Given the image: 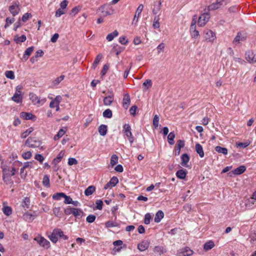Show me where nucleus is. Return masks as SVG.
Here are the masks:
<instances>
[{
  "label": "nucleus",
  "instance_id": "obj_1",
  "mask_svg": "<svg viewBox=\"0 0 256 256\" xmlns=\"http://www.w3.org/2000/svg\"><path fill=\"white\" fill-rule=\"evenodd\" d=\"M16 172V170L15 168H4L3 169V176L2 178L4 182L6 184H12L13 183V180H12V177L14 176Z\"/></svg>",
  "mask_w": 256,
  "mask_h": 256
},
{
  "label": "nucleus",
  "instance_id": "obj_2",
  "mask_svg": "<svg viewBox=\"0 0 256 256\" xmlns=\"http://www.w3.org/2000/svg\"><path fill=\"white\" fill-rule=\"evenodd\" d=\"M49 239L54 243H56L58 240V237L62 238L64 240H67L68 237L64 234L63 232L59 228H55L50 234L48 236Z\"/></svg>",
  "mask_w": 256,
  "mask_h": 256
},
{
  "label": "nucleus",
  "instance_id": "obj_3",
  "mask_svg": "<svg viewBox=\"0 0 256 256\" xmlns=\"http://www.w3.org/2000/svg\"><path fill=\"white\" fill-rule=\"evenodd\" d=\"M122 132L130 144L134 142V138L132 133L130 126L128 124H126L123 126Z\"/></svg>",
  "mask_w": 256,
  "mask_h": 256
},
{
  "label": "nucleus",
  "instance_id": "obj_4",
  "mask_svg": "<svg viewBox=\"0 0 256 256\" xmlns=\"http://www.w3.org/2000/svg\"><path fill=\"white\" fill-rule=\"evenodd\" d=\"M64 213L66 215L72 214L74 216L77 218H80L83 214L82 211L79 208H68L64 210Z\"/></svg>",
  "mask_w": 256,
  "mask_h": 256
},
{
  "label": "nucleus",
  "instance_id": "obj_5",
  "mask_svg": "<svg viewBox=\"0 0 256 256\" xmlns=\"http://www.w3.org/2000/svg\"><path fill=\"white\" fill-rule=\"evenodd\" d=\"M22 86H18L16 88V92L14 96L12 97V100L18 103H21L22 101L23 96L21 92Z\"/></svg>",
  "mask_w": 256,
  "mask_h": 256
},
{
  "label": "nucleus",
  "instance_id": "obj_6",
  "mask_svg": "<svg viewBox=\"0 0 256 256\" xmlns=\"http://www.w3.org/2000/svg\"><path fill=\"white\" fill-rule=\"evenodd\" d=\"M204 38L206 42H213L216 38V36L214 32L210 30H206L204 32Z\"/></svg>",
  "mask_w": 256,
  "mask_h": 256
},
{
  "label": "nucleus",
  "instance_id": "obj_7",
  "mask_svg": "<svg viewBox=\"0 0 256 256\" xmlns=\"http://www.w3.org/2000/svg\"><path fill=\"white\" fill-rule=\"evenodd\" d=\"M30 98L34 105H42L46 102V99L40 98L34 93L31 92L29 94Z\"/></svg>",
  "mask_w": 256,
  "mask_h": 256
},
{
  "label": "nucleus",
  "instance_id": "obj_8",
  "mask_svg": "<svg viewBox=\"0 0 256 256\" xmlns=\"http://www.w3.org/2000/svg\"><path fill=\"white\" fill-rule=\"evenodd\" d=\"M34 240L36 241L40 246L44 248L48 249L50 246V242L42 236H36L34 238Z\"/></svg>",
  "mask_w": 256,
  "mask_h": 256
},
{
  "label": "nucleus",
  "instance_id": "obj_9",
  "mask_svg": "<svg viewBox=\"0 0 256 256\" xmlns=\"http://www.w3.org/2000/svg\"><path fill=\"white\" fill-rule=\"evenodd\" d=\"M210 16L208 13H204L202 14L198 20V25L200 26H204L206 22L209 20Z\"/></svg>",
  "mask_w": 256,
  "mask_h": 256
},
{
  "label": "nucleus",
  "instance_id": "obj_10",
  "mask_svg": "<svg viewBox=\"0 0 256 256\" xmlns=\"http://www.w3.org/2000/svg\"><path fill=\"white\" fill-rule=\"evenodd\" d=\"M193 254V251L188 247L180 249L177 252L178 256H190Z\"/></svg>",
  "mask_w": 256,
  "mask_h": 256
},
{
  "label": "nucleus",
  "instance_id": "obj_11",
  "mask_svg": "<svg viewBox=\"0 0 256 256\" xmlns=\"http://www.w3.org/2000/svg\"><path fill=\"white\" fill-rule=\"evenodd\" d=\"M144 8L143 4H140L138 7L135 14L134 16L132 24L136 25L138 21L139 17L141 14L142 12V11Z\"/></svg>",
  "mask_w": 256,
  "mask_h": 256
},
{
  "label": "nucleus",
  "instance_id": "obj_12",
  "mask_svg": "<svg viewBox=\"0 0 256 256\" xmlns=\"http://www.w3.org/2000/svg\"><path fill=\"white\" fill-rule=\"evenodd\" d=\"M98 10L104 16L110 15L114 12V10L112 8H110L108 10V8H106V4L98 8Z\"/></svg>",
  "mask_w": 256,
  "mask_h": 256
},
{
  "label": "nucleus",
  "instance_id": "obj_13",
  "mask_svg": "<svg viewBox=\"0 0 256 256\" xmlns=\"http://www.w3.org/2000/svg\"><path fill=\"white\" fill-rule=\"evenodd\" d=\"M26 144L31 148H37L40 144V142L35 140L34 138H28L26 140Z\"/></svg>",
  "mask_w": 256,
  "mask_h": 256
},
{
  "label": "nucleus",
  "instance_id": "obj_14",
  "mask_svg": "<svg viewBox=\"0 0 256 256\" xmlns=\"http://www.w3.org/2000/svg\"><path fill=\"white\" fill-rule=\"evenodd\" d=\"M246 170V168L244 166H240L234 170L230 172L228 174L230 176H232V174L239 175L244 173Z\"/></svg>",
  "mask_w": 256,
  "mask_h": 256
},
{
  "label": "nucleus",
  "instance_id": "obj_15",
  "mask_svg": "<svg viewBox=\"0 0 256 256\" xmlns=\"http://www.w3.org/2000/svg\"><path fill=\"white\" fill-rule=\"evenodd\" d=\"M118 182V178L116 176H113L105 186L104 188L107 190L114 187Z\"/></svg>",
  "mask_w": 256,
  "mask_h": 256
},
{
  "label": "nucleus",
  "instance_id": "obj_16",
  "mask_svg": "<svg viewBox=\"0 0 256 256\" xmlns=\"http://www.w3.org/2000/svg\"><path fill=\"white\" fill-rule=\"evenodd\" d=\"M224 0H216V2H214L208 6V10H216L224 4Z\"/></svg>",
  "mask_w": 256,
  "mask_h": 256
},
{
  "label": "nucleus",
  "instance_id": "obj_17",
  "mask_svg": "<svg viewBox=\"0 0 256 256\" xmlns=\"http://www.w3.org/2000/svg\"><path fill=\"white\" fill-rule=\"evenodd\" d=\"M10 11L14 16L18 14L20 12L19 5L17 3H14L10 6Z\"/></svg>",
  "mask_w": 256,
  "mask_h": 256
},
{
  "label": "nucleus",
  "instance_id": "obj_18",
  "mask_svg": "<svg viewBox=\"0 0 256 256\" xmlns=\"http://www.w3.org/2000/svg\"><path fill=\"white\" fill-rule=\"evenodd\" d=\"M20 118L24 120H35L36 118V116L33 115L30 112H22L20 113Z\"/></svg>",
  "mask_w": 256,
  "mask_h": 256
},
{
  "label": "nucleus",
  "instance_id": "obj_19",
  "mask_svg": "<svg viewBox=\"0 0 256 256\" xmlns=\"http://www.w3.org/2000/svg\"><path fill=\"white\" fill-rule=\"evenodd\" d=\"M52 100L50 104V108H54L58 104H60L62 100V97L60 96H57L54 98H50Z\"/></svg>",
  "mask_w": 256,
  "mask_h": 256
},
{
  "label": "nucleus",
  "instance_id": "obj_20",
  "mask_svg": "<svg viewBox=\"0 0 256 256\" xmlns=\"http://www.w3.org/2000/svg\"><path fill=\"white\" fill-rule=\"evenodd\" d=\"M130 103V96L128 94H125L122 100V106L124 109L126 110Z\"/></svg>",
  "mask_w": 256,
  "mask_h": 256
},
{
  "label": "nucleus",
  "instance_id": "obj_21",
  "mask_svg": "<svg viewBox=\"0 0 256 256\" xmlns=\"http://www.w3.org/2000/svg\"><path fill=\"white\" fill-rule=\"evenodd\" d=\"M34 46H30L26 49L24 52V54L22 56V60L24 61H26L28 58L32 54L34 50Z\"/></svg>",
  "mask_w": 256,
  "mask_h": 256
},
{
  "label": "nucleus",
  "instance_id": "obj_22",
  "mask_svg": "<svg viewBox=\"0 0 256 256\" xmlns=\"http://www.w3.org/2000/svg\"><path fill=\"white\" fill-rule=\"evenodd\" d=\"M149 244L148 241H143L138 244V248L139 250L144 252L148 248Z\"/></svg>",
  "mask_w": 256,
  "mask_h": 256
},
{
  "label": "nucleus",
  "instance_id": "obj_23",
  "mask_svg": "<svg viewBox=\"0 0 256 256\" xmlns=\"http://www.w3.org/2000/svg\"><path fill=\"white\" fill-rule=\"evenodd\" d=\"M246 38V36L242 32H238L234 40V43H240L241 42L244 41Z\"/></svg>",
  "mask_w": 256,
  "mask_h": 256
},
{
  "label": "nucleus",
  "instance_id": "obj_24",
  "mask_svg": "<svg viewBox=\"0 0 256 256\" xmlns=\"http://www.w3.org/2000/svg\"><path fill=\"white\" fill-rule=\"evenodd\" d=\"M181 165L183 166L187 167L188 163L190 160L189 156L186 154H183L181 156Z\"/></svg>",
  "mask_w": 256,
  "mask_h": 256
},
{
  "label": "nucleus",
  "instance_id": "obj_25",
  "mask_svg": "<svg viewBox=\"0 0 256 256\" xmlns=\"http://www.w3.org/2000/svg\"><path fill=\"white\" fill-rule=\"evenodd\" d=\"M164 212L162 210H160L156 213L155 215V217L154 218V222L156 223H158L160 222V220L164 218Z\"/></svg>",
  "mask_w": 256,
  "mask_h": 256
},
{
  "label": "nucleus",
  "instance_id": "obj_26",
  "mask_svg": "<svg viewBox=\"0 0 256 256\" xmlns=\"http://www.w3.org/2000/svg\"><path fill=\"white\" fill-rule=\"evenodd\" d=\"M66 128H60L58 134L54 136V140H56L62 138L66 132Z\"/></svg>",
  "mask_w": 256,
  "mask_h": 256
},
{
  "label": "nucleus",
  "instance_id": "obj_27",
  "mask_svg": "<svg viewBox=\"0 0 256 256\" xmlns=\"http://www.w3.org/2000/svg\"><path fill=\"white\" fill-rule=\"evenodd\" d=\"M36 216V215L28 212L26 213L23 216L24 220L28 222H32L35 218Z\"/></svg>",
  "mask_w": 256,
  "mask_h": 256
},
{
  "label": "nucleus",
  "instance_id": "obj_28",
  "mask_svg": "<svg viewBox=\"0 0 256 256\" xmlns=\"http://www.w3.org/2000/svg\"><path fill=\"white\" fill-rule=\"evenodd\" d=\"M107 126L105 124H101L98 128V132L102 136H104L107 133Z\"/></svg>",
  "mask_w": 256,
  "mask_h": 256
},
{
  "label": "nucleus",
  "instance_id": "obj_29",
  "mask_svg": "<svg viewBox=\"0 0 256 256\" xmlns=\"http://www.w3.org/2000/svg\"><path fill=\"white\" fill-rule=\"evenodd\" d=\"M30 198L26 197L23 199L21 205L24 209H28L30 208Z\"/></svg>",
  "mask_w": 256,
  "mask_h": 256
},
{
  "label": "nucleus",
  "instance_id": "obj_30",
  "mask_svg": "<svg viewBox=\"0 0 256 256\" xmlns=\"http://www.w3.org/2000/svg\"><path fill=\"white\" fill-rule=\"evenodd\" d=\"M154 252L161 255L166 252V250L162 246H156L154 248Z\"/></svg>",
  "mask_w": 256,
  "mask_h": 256
},
{
  "label": "nucleus",
  "instance_id": "obj_31",
  "mask_svg": "<svg viewBox=\"0 0 256 256\" xmlns=\"http://www.w3.org/2000/svg\"><path fill=\"white\" fill-rule=\"evenodd\" d=\"M95 190L96 188L93 186H90L86 189L84 194L86 196H89L92 194Z\"/></svg>",
  "mask_w": 256,
  "mask_h": 256
},
{
  "label": "nucleus",
  "instance_id": "obj_32",
  "mask_svg": "<svg viewBox=\"0 0 256 256\" xmlns=\"http://www.w3.org/2000/svg\"><path fill=\"white\" fill-rule=\"evenodd\" d=\"M214 246V242L212 240H209L204 245V248L206 250H208L212 249Z\"/></svg>",
  "mask_w": 256,
  "mask_h": 256
},
{
  "label": "nucleus",
  "instance_id": "obj_33",
  "mask_svg": "<svg viewBox=\"0 0 256 256\" xmlns=\"http://www.w3.org/2000/svg\"><path fill=\"white\" fill-rule=\"evenodd\" d=\"M196 150L200 158H203L204 156V152L203 151V148L200 144H196Z\"/></svg>",
  "mask_w": 256,
  "mask_h": 256
},
{
  "label": "nucleus",
  "instance_id": "obj_34",
  "mask_svg": "<svg viewBox=\"0 0 256 256\" xmlns=\"http://www.w3.org/2000/svg\"><path fill=\"white\" fill-rule=\"evenodd\" d=\"M162 2L160 1H158V3L156 2L154 4V8L152 9V13L154 14H156L160 10Z\"/></svg>",
  "mask_w": 256,
  "mask_h": 256
},
{
  "label": "nucleus",
  "instance_id": "obj_35",
  "mask_svg": "<svg viewBox=\"0 0 256 256\" xmlns=\"http://www.w3.org/2000/svg\"><path fill=\"white\" fill-rule=\"evenodd\" d=\"M2 210L3 213L7 216H9L12 214V208L10 206H4Z\"/></svg>",
  "mask_w": 256,
  "mask_h": 256
},
{
  "label": "nucleus",
  "instance_id": "obj_36",
  "mask_svg": "<svg viewBox=\"0 0 256 256\" xmlns=\"http://www.w3.org/2000/svg\"><path fill=\"white\" fill-rule=\"evenodd\" d=\"M118 32L117 30H114V32H112L108 34L107 36H106V40L108 41V42H110L112 41L115 37H116V36H118Z\"/></svg>",
  "mask_w": 256,
  "mask_h": 256
},
{
  "label": "nucleus",
  "instance_id": "obj_37",
  "mask_svg": "<svg viewBox=\"0 0 256 256\" xmlns=\"http://www.w3.org/2000/svg\"><path fill=\"white\" fill-rule=\"evenodd\" d=\"M114 100V98L112 96H106L104 99V104L106 106H110Z\"/></svg>",
  "mask_w": 256,
  "mask_h": 256
},
{
  "label": "nucleus",
  "instance_id": "obj_38",
  "mask_svg": "<svg viewBox=\"0 0 256 256\" xmlns=\"http://www.w3.org/2000/svg\"><path fill=\"white\" fill-rule=\"evenodd\" d=\"M215 150L218 153L222 154L224 155H226L228 154V150H227V148H222L220 146H216L215 148Z\"/></svg>",
  "mask_w": 256,
  "mask_h": 256
},
{
  "label": "nucleus",
  "instance_id": "obj_39",
  "mask_svg": "<svg viewBox=\"0 0 256 256\" xmlns=\"http://www.w3.org/2000/svg\"><path fill=\"white\" fill-rule=\"evenodd\" d=\"M186 173L184 170H180L176 173L177 177L180 179H184L186 178Z\"/></svg>",
  "mask_w": 256,
  "mask_h": 256
},
{
  "label": "nucleus",
  "instance_id": "obj_40",
  "mask_svg": "<svg viewBox=\"0 0 256 256\" xmlns=\"http://www.w3.org/2000/svg\"><path fill=\"white\" fill-rule=\"evenodd\" d=\"M255 200H254L252 198V196H251L249 199L247 200L246 202V208H250L254 204H255Z\"/></svg>",
  "mask_w": 256,
  "mask_h": 256
},
{
  "label": "nucleus",
  "instance_id": "obj_41",
  "mask_svg": "<svg viewBox=\"0 0 256 256\" xmlns=\"http://www.w3.org/2000/svg\"><path fill=\"white\" fill-rule=\"evenodd\" d=\"M175 138V134L174 132H170L168 136V142L170 144L172 145L174 144V138Z\"/></svg>",
  "mask_w": 256,
  "mask_h": 256
},
{
  "label": "nucleus",
  "instance_id": "obj_42",
  "mask_svg": "<svg viewBox=\"0 0 256 256\" xmlns=\"http://www.w3.org/2000/svg\"><path fill=\"white\" fill-rule=\"evenodd\" d=\"M102 58V56L101 54H98L97 55V56H96V58L92 64V68L94 69L96 68L98 66V62H100V60Z\"/></svg>",
  "mask_w": 256,
  "mask_h": 256
},
{
  "label": "nucleus",
  "instance_id": "obj_43",
  "mask_svg": "<svg viewBox=\"0 0 256 256\" xmlns=\"http://www.w3.org/2000/svg\"><path fill=\"white\" fill-rule=\"evenodd\" d=\"M65 196L64 192H58L52 195V198L54 200H59L61 198H63Z\"/></svg>",
  "mask_w": 256,
  "mask_h": 256
},
{
  "label": "nucleus",
  "instance_id": "obj_44",
  "mask_svg": "<svg viewBox=\"0 0 256 256\" xmlns=\"http://www.w3.org/2000/svg\"><path fill=\"white\" fill-rule=\"evenodd\" d=\"M118 162V157L116 154H112L111 156L110 164L112 166H114Z\"/></svg>",
  "mask_w": 256,
  "mask_h": 256
},
{
  "label": "nucleus",
  "instance_id": "obj_45",
  "mask_svg": "<svg viewBox=\"0 0 256 256\" xmlns=\"http://www.w3.org/2000/svg\"><path fill=\"white\" fill-rule=\"evenodd\" d=\"M26 38L25 35H22L20 36H16L14 38V40L16 43H20L24 42Z\"/></svg>",
  "mask_w": 256,
  "mask_h": 256
},
{
  "label": "nucleus",
  "instance_id": "obj_46",
  "mask_svg": "<svg viewBox=\"0 0 256 256\" xmlns=\"http://www.w3.org/2000/svg\"><path fill=\"white\" fill-rule=\"evenodd\" d=\"M64 78V76L61 75L60 76L56 78L52 81V84L54 86H57L58 84Z\"/></svg>",
  "mask_w": 256,
  "mask_h": 256
},
{
  "label": "nucleus",
  "instance_id": "obj_47",
  "mask_svg": "<svg viewBox=\"0 0 256 256\" xmlns=\"http://www.w3.org/2000/svg\"><path fill=\"white\" fill-rule=\"evenodd\" d=\"M103 116L106 118H111L112 116V111L110 109H106L102 114Z\"/></svg>",
  "mask_w": 256,
  "mask_h": 256
},
{
  "label": "nucleus",
  "instance_id": "obj_48",
  "mask_svg": "<svg viewBox=\"0 0 256 256\" xmlns=\"http://www.w3.org/2000/svg\"><path fill=\"white\" fill-rule=\"evenodd\" d=\"M254 52H248L246 54V60L252 63V60H252V57L254 56Z\"/></svg>",
  "mask_w": 256,
  "mask_h": 256
},
{
  "label": "nucleus",
  "instance_id": "obj_49",
  "mask_svg": "<svg viewBox=\"0 0 256 256\" xmlns=\"http://www.w3.org/2000/svg\"><path fill=\"white\" fill-rule=\"evenodd\" d=\"M64 155V150L60 151L59 152L58 156H56V158L54 159V161L56 163H58L59 162H60Z\"/></svg>",
  "mask_w": 256,
  "mask_h": 256
},
{
  "label": "nucleus",
  "instance_id": "obj_50",
  "mask_svg": "<svg viewBox=\"0 0 256 256\" xmlns=\"http://www.w3.org/2000/svg\"><path fill=\"white\" fill-rule=\"evenodd\" d=\"M33 131V128H30L26 130L25 132L22 134L21 137L22 138H24L27 137Z\"/></svg>",
  "mask_w": 256,
  "mask_h": 256
},
{
  "label": "nucleus",
  "instance_id": "obj_51",
  "mask_svg": "<svg viewBox=\"0 0 256 256\" xmlns=\"http://www.w3.org/2000/svg\"><path fill=\"white\" fill-rule=\"evenodd\" d=\"M43 184L46 187H50V179L47 175L44 176L42 180Z\"/></svg>",
  "mask_w": 256,
  "mask_h": 256
},
{
  "label": "nucleus",
  "instance_id": "obj_52",
  "mask_svg": "<svg viewBox=\"0 0 256 256\" xmlns=\"http://www.w3.org/2000/svg\"><path fill=\"white\" fill-rule=\"evenodd\" d=\"M5 76L7 78L11 80L14 78V72L12 70H7L5 72Z\"/></svg>",
  "mask_w": 256,
  "mask_h": 256
},
{
  "label": "nucleus",
  "instance_id": "obj_53",
  "mask_svg": "<svg viewBox=\"0 0 256 256\" xmlns=\"http://www.w3.org/2000/svg\"><path fill=\"white\" fill-rule=\"evenodd\" d=\"M118 226V224L117 222H114L112 221H108L106 223V226L108 228L112 227H116Z\"/></svg>",
  "mask_w": 256,
  "mask_h": 256
},
{
  "label": "nucleus",
  "instance_id": "obj_54",
  "mask_svg": "<svg viewBox=\"0 0 256 256\" xmlns=\"http://www.w3.org/2000/svg\"><path fill=\"white\" fill-rule=\"evenodd\" d=\"M66 10H62V8H58L56 12L55 16L56 18L60 17L62 15L64 14L66 12Z\"/></svg>",
  "mask_w": 256,
  "mask_h": 256
},
{
  "label": "nucleus",
  "instance_id": "obj_55",
  "mask_svg": "<svg viewBox=\"0 0 256 256\" xmlns=\"http://www.w3.org/2000/svg\"><path fill=\"white\" fill-rule=\"evenodd\" d=\"M184 146V140H178L177 142L176 148H178L179 149V152H178V154L180 152V149L183 148Z\"/></svg>",
  "mask_w": 256,
  "mask_h": 256
},
{
  "label": "nucleus",
  "instance_id": "obj_56",
  "mask_svg": "<svg viewBox=\"0 0 256 256\" xmlns=\"http://www.w3.org/2000/svg\"><path fill=\"white\" fill-rule=\"evenodd\" d=\"M152 216L150 214L147 213L145 214L144 222L146 224H148L150 223V220H152Z\"/></svg>",
  "mask_w": 256,
  "mask_h": 256
},
{
  "label": "nucleus",
  "instance_id": "obj_57",
  "mask_svg": "<svg viewBox=\"0 0 256 256\" xmlns=\"http://www.w3.org/2000/svg\"><path fill=\"white\" fill-rule=\"evenodd\" d=\"M143 86L145 87L146 90L150 88L152 86V82L150 80H146L144 83Z\"/></svg>",
  "mask_w": 256,
  "mask_h": 256
},
{
  "label": "nucleus",
  "instance_id": "obj_58",
  "mask_svg": "<svg viewBox=\"0 0 256 256\" xmlns=\"http://www.w3.org/2000/svg\"><path fill=\"white\" fill-rule=\"evenodd\" d=\"M96 208L98 210H101L102 208L103 202L102 200H98L96 202Z\"/></svg>",
  "mask_w": 256,
  "mask_h": 256
},
{
  "label": "nucleus",
  "instance_id": "obj_59",
  "mask_svg": "<svg viewBox=\"0 0 256 256\" xmlns=\"http://www.w3.org/2000/svg\"><path fill=\"white\" fill-rule=\"evenodd\" d=\"M96 216L93 214L88 215L86 218V220L88 222L92 223L93 222L96 220Z\"/></svg>",
  "mask_w": 256,
  "mask_h": 256
},
{
  "label": "nucleus",
  "instance_id": "obj_60",
  "mask_svg": "<svg viewBox=\"0 0 256 256\" xmlns=\"http://www.w3.org/2000/svg\"><path fill=\"white\" fill-rule=\"evenodd\" d=\"M32 153L30 152H24L22 154V156L24 160H28L32 157Z\"/></svg>",
  "mask_w": 256,
  "mask_h": 256
},
{
  "label": "nucleus",
  "instance_id": "obj_61",
  "mask_svg": "<svg viewBox=\"0 0 256 256\" xmlns=\"http://www.w3.org/2000/svg\"><path fill=\"white\" fill-rule=\"evenodd\" d=\"M68 164L69 166L76 164L78 160L75 158H68Z\"/></svg>",
  "mask_w": 256,
  "mask_h": 256
},
{
  "label": "nucleus",
  "instance_id": "obj_62",
  "mask_svg": "<svg viewBox=\"0 0 256 256\" xmlns=\"http://www.w3.org/2000/svg\"><path fill=\"white\" fill-rule=\"evenodd\" d=\"M159 124V117L157 115H155L153 119V124L156 128L158 126Z\"/></svg>",
  "mask_w": 256,
  "mask_h": 256
},
{
  "label": "nucleus",
  "instance_id": "obj_63",
  "mask_svg": "<svg viewBox=\"0 0 256 256\" xmlns=\"http://www.w3.org/2000/svg\"><path fill=\"white\" fill-rule=\"evenodd\" d=\"M64 203L66 204H71L72 202V198L70 196H68L65 194V196H64Z\"/></svg>",
  "mask_w": 256,
  "mask_h": 256
},
{
  "label": "nucleus",
  "instance_id": "obj_64",
  "mask_svg": "<svg viewBox=\"0 0 256 256\" xmlns=\"http://www.w3.org/2000/svg\"><path fill=\"white\" fill-rule=\"evenodd\" d=\"M68 4V2L66 0H62L60 4V8L66 10V8Z\"/></svg>",
  "mask_w": 256,
  "mask_h": 256
}]
</instances>
